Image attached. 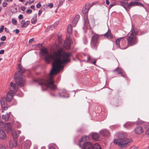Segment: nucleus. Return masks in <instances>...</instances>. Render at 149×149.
<instances>
[{
	"instance_id": "1",
	"label": "nucleus",
	"mask_w": 149,
	"mask_h": 149,
	"mask_svg": "<svg viewBox=\"0 0 149 149\" xmlns=\"http://www.w3.org/2000/svg\"><path fill=\"white\" fill-rule=\"evenodd\" d=\"M40 54L42 56H44L47 62L49 63L52 61H53V62L49 76L46 78L39 79V85L41 86L42 91H45L48 88L54 90L56 87L54 84L52 75L56 74L63 69V66L62 64L69 62V58L71 54L63 52L62 48H59L56 52H53L52 54H49L46 49L43 48L41 50Z\"/></svg>"
},
{
	"instance_id": "2",
	"label": "nucleus",
	"mask_w": 149,
	"mask_h": 149,
	"mask_svg": "<svg viewBox=\"0 0 149 149\" xmlns=\"http://www.w3.org/2000/svg\"><path fill=\"white\" fill-rule=\"evenodd\" d=\"M25 71V70L23 69L21 65L19 64H18V71L15 73V79L16 83L19 86L23 87L25 82V79L23 78L21 75L18 74L19 73L22 74Z\"/></svg>"
},
{
	"instance_id": "3",
	"label": "nucleus",
	"mask_w": 149,
	"mask_h": 149,
	"mask_svg": "<svg viewBox=\"0 0 149 149\" xmlns=\"http://www.w3.org/2000/svg\"><path fill=\"white\" fill-rule=\"evenodd\" d=\"M138 33V31L137 29H134L133 27L132 28L130 31L127 35L128 45L132 46L137 43L138 40L136 36Z\"/></svg>"
},
{
	"instance_id": "4",
	"label": "nucleus",
	"mask_w": 149,
	"mask_h": 149,
	"mask_svg": "<svg viewBox=\"0 0 149 149\" xmlns=\"http://www.w3.org/2000/svg\"><path fill=\"white\" fill-rule=\"evenodd\" d=\"M15 94L14 91H9L6 95V97H3L1 98L0 100L1 104L2 107V112L3 110H7L8 108V105H7V102H10L13 97V94Z\"/></svg>"
},
{
	"instance_id": "5",
	"label": "nucleus",
	"mask_w": 149,
	"mask_h": 149,
	"mask_svg": "<svg viewBox=\"0 0 149 149\" xmlns=\"http://www.w3.org/2000/svg\"><path fill=\"white\" fill-rule=\"evenodd\" d=\"M89 137L88 136L82 137L79 141L78 145L81 149H91L92 143L88 141Z\"/></svg>"
},
{
	"instance_id": "6",
	"label": "nucleus",
	"mask_w": 149,
	"mask_h": 149,
	"mask_svg": "<svg viewBox=\"0 0 149 149\" xmlns=\"http://www.w3.org/2000/svg\"><path fill=\"white\" fill-rule=\"evenodd\" d=\"M132 141L130 139H114L113 142L114 144L117 145L121 148H125L129 145V143Z\"/></svg>"
},
{
	"instance_id": "7",
	"label": "nucleus",
	"mask_w": 149,
	"mask_h": 149,
	"mask_svg": "<svg viewBox=\"0 0 149 149\" xmlns=\"http://www.w3.org/2000/svg\"><path fill=\"white\" fill-rule=\"evenodd\" d=\"M84 27L87 29H91L93 28L95 24L94 19L93 18L91 21V23L90 24L88 17L85 16L84 17Z\"/></svg>"
},
{
	"instance_id": "8",
	"label": "nucleus",
	"mask_w": 149,
	"mask_h": 149,
	"mask_svg": "<svg viewBox=\"0 0 149 149\" xmlns=\"http://www.w3.org/2000/svg\"><path fill=\"white\" fill-rule=\"evenodd\" d=\"M135 6L143 7L146 9V8L144 7L142 3L140 2L134 1H131L129 3H128V11L132 7Z\"/></svg>"
},
{
	"instance_id": "9",
	"label": "nucleus",
	"mask_w": 149,
	"mask_h": 149,
	"mask_svg": "<svg viewBox=\"0 0 149 149\" xmlns=\"http://www.w3.org/2000/svg\"><path fill=\"white\" fill-rule=\"evenodd\" d=\"M99 37V35L96 34H95L92 37L91 41V46L92 47L95 48L97 46Z\"/></svg>"
},
{
	"instance_id": "10",
	"label": "nucleus",
	"mask_w": 149,
	"mask_h": 149,
	"mask_svg": "<svg viewBox=\"0 0 149 149\" xmlns=\"http://www.w3.org/2000/svg\"><path fill=\"white\" fill-rule=\"evenodd\" d=\"M2 127L7 133L10 132L12 129V125L10 123H4V124H2Z\"/></svg>"
},
{
	"instance_id": "11",
	"label": "nucleus",
	"mask_w": 149,
	"mask_h": 149,
	"mask_svg": "<svg viewBox=\"0 0 149 149\" xmlns=\"http://www.w3.org/2000/svg\"><path fill=\"white\" fill-rule=\"evenodd\" d=\"M125 40V38L122 37L116 40V47L118 48H119L120 47L121 44H122L123 42H124Z\"/></svg>"
},
{
	"instance_id": "12",
	"label": "nucleus",
	"mask_w": 149,
	"mask_h": 149,
	"mask_svg": "<svg viewBox=\"0 0 149 149\" xmlns=\"http://www.w3.org/2000/svg\"><path fill=\"white\" fill-rule=\"evenodd\" d=\"M72 41L69 39H66L64 41V47L66 49H69L71 46Z\"/></svg>"
},
{
	"instance_id": "13",
	"label": "nucleus",
	"mask_w": 149,
	"mask_h": 149,
	"mask_svg": "<svg viewBox=\"0 0 149 149\" xmlns=\"http://www.w3.org/2000/svg\"><path fill=\"white\" fill-rule=\"evenodd\" d=\"M10 91H14L15 93L18 90V87L16 84L11 82L10 83Z\"/></svg>"
},
{
	"instance_id": "14",
	"label": "nucleus",
	"mask_w": 149,
	"mask_h": 149,
	"mask_svg": "<svg viewBox=\"0 0 149 149\" xmlns=\"http://www.w3.org/2000/svg\"><path fill=\"white\" fill-rule=\"evenodd\" d=\"M58 96L61 97H69L67 92L65 90L61 91V93H59Z\"/></svg>"
},
{
	"instance_id": "15",
	"label": "nucleus",
	"mask_w": 149,
	"mask_h": 149,
	"mask_svg": "<svg viewBox=\"0 0 149 149\" xmlns=\"http://www.w3.org/2000/svg\"><path fill=\"white\" fill-rule=\"evenodd\" d=\"M9 147L10 148L15 147L17 146V141L15 139L10 140L9 142Z\"/></svg>"
},
{
	"instance_id": "16",
	"label": "nucleus",
	"mask_w": 149,
	"mask_h": 149,
	"mask_svg": "<svg viewBox=\"0 0 149 149\" xmlns=\"http://www.w3.org/2000/svg\"><path fill=\"white\" fill-rule=\"evenodd\" d=\"M116 137L119 139H126V135L125 133L120 132L116 134Z\"/></svg>"
},
{
	"instance_id": "17",
	"label": "nucleus",
	"mask_w": 149,
	"mask_h": 149,
	"mask_svg": "<svg viewBox=\"0 0 149 149\" xmlns=\"http://www.w3.org/2000/svg\"><path fill=\"white\" fill-rule=\"evenodd\" d=\"M135 133L137 134H140L143 132V128L141 126L136 127L134 130Z\"/></svg>"
},
{
	"instance_id": "18",
	"label": "nucleus",
	"mask_w": 149,
	"mask_h": 149,
	"mask_svg": "<svg viewBox=\"0 0 149 149\" xmlns=\"http://www.w3.org/2000/svg\"><path fill=\"white\" fill-rule=\"evenodd\" d=\"M6 138V135L5 132L2 130H0V139L4 140Z\"/></svg>"
},
{
	"instance_id": "19",
	"label": "nucleus",
	"mask_w": 149,
	"mask_h": 149,
	"mask_svg": "<svg viewBox=\"0 0 149 149\" xmlns=\"http://www.w3.org/2000/svg\"><path fill=\"white\" fill-rule=\"evenodd\" d=\"M100 133V134L103 136H108L110 134L109 132L106 129H104L102 130Z\"/></svg>"
},
{
	"instance_id": "20",
	"label": "nucleus",
	"mask_w": 149,
	"mask_h": 149,
	"mask_svg": "<svg viewBox=\"0 0 149 149\" xmlns=\"http://www.w3.org/2000/svg\"><path fill=\"white\" fill-rule=\"evenodd\" d=\"M84 58H87V60H86L85 59H84L82 61L86 62H88L91 61L93 60H94L93 59L92 57L90 56L88 54L85 55L84 56Z\"/></svg>"
},
{
	"instance_id": "21",
	"label": "nucleus",
	"mask_w": 149,
	"mask_h": 149,
	"mask_svg": "<svg viewBox=\"0 0 149 149\" xmlns=\"http://www.w3.org/2000/svg\"><path fill=\"white\" fill-rule=\"evenodd\" d=\"M79 17L80 16L79 15H77L75 16L73 20L72 21V24L73 26L75 27L76 26L79 19Z\"/></svg>"
},
{
	"instance_id": "22",
	"label": "nucleus",
	"mask_w": 149,
	"mask_h": 149,
	"mask_svg": "<svg viewBox=\"0 0 149 149\" xmlns=\"http://www.w3.org/2000/svg\"><path fill=\"white\" fill-rule=\"evenodd\" d=\"M31 145V142L30 141L28 140L25 142L24 143L23 147L25 149L29 148Z\"/></svg>"
},
{
	"instance_id": "23",
	"label": "nucleus",
	"mask_w": 149,
	"mask_h": 149,
	"mask_svg": "<svg viewBox=\"0 0 149 149\" xmlns=\"http://www.w3.org/2000/svg\"><path fill=\"white\" fill-rule=\"evenodd\" d=\"M90 5L89 4H87L85 7H84L82 10L83 13L84 14H86L88 10V9L90 8Z\"/></svg>"
},
{
	"instance_id": "24",
	"label": "nucleus",
	"mask_w": 149,
	"mask_h": 149,
	"mask_svg": "<svg viewBox=\"0 0 149 149\" xmlns=\"http://www.w3.org/2000/svg\"><path fill=\"white\" fill-rule=\"evenodd\" d=\"M104 37H106L108 39H111L113 37L111 32L109 31V29L108 31L104 34Z\"/></svg>"
},
{
	"instance_id": "25",
	"label": "nucleus",
	"mask_w": 149,
	"mask_h": 149,
	"mask_svg": "<svg viewBox=\"0 0 149 149\" xmlns=\"http://www.w3.org/2000/svg\"><path fill=\"white\" fill-rule=\"evenodd\" d=\"M10 116V112L8 113H6L5 115H3L2 116V119L5 122L7 121L9 119Z\"/></svg>"
},
{
	"instance_id": "26",
	"label": "nucleus",
	"mask_w": 149,
	"mask_h": 149,
	"mask_svg": "<svg viewBox=\"0 0 149 149\" xmlns=\"http://www.w3.org/2000/svg\"><path fill=\"white\" fill-rule=\"evenodd\" d=\"M120 5L122 6L127 11H128V3H125L124 1H121L120 2Z\"/></svg>"
},
{
	"instance_id": "27",
	"label": "nucleus",
	"mask_w": 149,
	"mask_h": 149,
	"mask_svg": "<svg viewBox=\"0 0 149 149\" xmlns=\"http://www.w3.org/2000/svg\"><path fill=\"white\" fill-rule=\"evenodd\" d=\"M37 14H36L34 15L33 16L31 20V23L32 24H34L36 23V22L37 21Z\"/></svg>"
},
{
	"instance_id": "28",
	"label": "nucleus",
	"mask_w": 149,
	"mask_h": 149,
	"mask_svg": "<svg viewBox=\"0 0 149 149\" xmlns=\"http://www.w3.org/2000/svg\"><path fill=\"white\" fill-rule=\"evenodd\" d=\"M91 149H101L100 145L97 143H95L92 146Z\"/></svg>"
},
{
	"instance_id": "29",
	"label": "nucleus",
	"mask_w": 149,
	"mask_h": 149,
	"mask_svg": "<svg viewBox=\"0 0 149 149\" xmlns=\"http://www.w3.org/2000/svg\"><path fill=\"white\" fill-rule=\"evenodd\" d=\"M113 72H116L118 74H120L123 73V70L121 68H117L116 69L113 70Z\"/></svg>"
},
{
	"instance_id": "30",
	"label": "nucleus",
	"mask_w": 149,
	"mask_h": 149,
	"mask_svg": "<svg viewBox=\"0 0 149 149\" xmlns=\"http://www.w3.org/2000/svg\"><path fill=\"white\" fill-rule=\"evenodd\" d=\"M92 137L93 140H97L99 138V135L97 133H94L92 134Z\"/></svg>"
},
{
	"instance_id": "31",
	"label": "nucleus",
	"mask_w": 149,
	"mask_h": 149,
	"mask_svg": "<svg viewBox=\"0 0 149 149\" xmlns=\"http://www.w3.org/2000/svg\"><path fill=\"white\" fill-rule=\"evenodd\" d=\"M30 23V22L29 21H27L23 23L22 22H21V27L22 28L26 27Z\"/></svg>"
},
{
	"instance_id": "32",
	"label": "nucleus",
	"mask_w": 149,
	"mask_h": 149,
	"mask_svg": "<svg viewBox=\"0 0 149 149\" xmlns=\"http://www.w3.org/2000/svg\"><path fill=\"white\" fill-rule=\"evenodd\" d=\"M120 45V47L119 48L121 49H125L127 47L126 45V41L125 40L124 42H123L122 44H121Z\"/></svg>"
},
{
	"instance_id": "33",
	"label": "nucleus",
	"mask_w": 149,
	"mask_h": 149,
	"mask_svg": "<svg viewBox=\"0 0 149 149\" xmlns=\"http://www.w3.org/2000/svg\"><path fill=\"white\" fill-rule=\"evenodd\" d=\"M11 135H12L14 139H15L17 137V134L16 131L14 130H12L11 132Z\"/></svg>"
},
{
	"instance_id": "34",
	"label": "nucleus",
	"mask_w": 149,
	"mask_h": 149,
	"mask_svg": "<svg viewBox=\"0 0 149 149\" xmlns=\"http://www.w3.org/2000/svg\"><path fill=\"white\" fill-rule=\"evenodd\" d=\"M67 32L69 34H71L72 32V25L71 24H69L67 28Z\"/></svg>"
},
{
	"instance_id": "35",
	"label": "nucleus",
	"mask_w": 149,
	"mask_h": 149,
	"mask_svg": "<svg viewBox=\"0 0 149 149\" xmlns=\"http://www.w3.org/2000/svg\"><path fill=\"white\" fill-rule=\"evenodd\" d=\"M8 147L7 144H2L0 146V149H8Z\"/></svg>"
},
{
	"instance_id": "36",
	"label": "nucleus",
	"mask_w": 149,
	"mask_h": 149,
	"mask_svg": "<svg viewBox=\"0 0 149 149\" xmlns=\"http://www.w3.org/2000/svg\"><path fill=\"white\" fill-rule=\"evenodd\" d=\"M132 123L131 122H127L124 124V127L127 128H129L132 125Z\"/></svg>"
},
{
	"instance_id": "37",
	"label": "nucleus",
	"mask_w": 149,
	"mask_h": 149,
	"mask_svg": "<svg viewBox=\"0 0 149 149\" xmlns=\"http://www.w3.org/2000/svg\"><path fill=\"white\" fill-rule=\"evenodd\" d=\"M56 146L53 144H51L49 146V149H55Z\"/></svg>"
},
{
	"instance_id": "38",
	"label": "nucleus",
	"mask_w": 149,
	"mask_h": 149,
	"mask_svg": "<svg viewBox=\"0 0 149 149\" xmlns=\"http://www.w3.org/2000/svg\"><path fill=\"white\" fill-rule=\"evenodd\" d=\"M12 23L14 25H16L17 24V20L14 18H12Z\"/></svg>"
},
{
	"instance_id": "39",
	"label": "nucleus",
	"mask_w": 149,
	"mask_h": 149,
	"mask_svg": "<svg viewBox=\"0 0 149 149\" xmlns=\"http://www.w3.org/2000/svg\"><path fill=\"white\" fill-rule=\"evenodd\" d=\"M4 28V25H2L0 28V33H1L3 31V29Z\"/></svg>"
},
{
	"instance_id": "40",
	"label": "nucleus",
	"mask_w": 149,
	"mask_h": 149,
	"mask_svg": "<svg viewBox=\"0 0 149 149\" xmlns=\"http://www.w3.org/2000/svg\"><path fill=\"white\" fill-rule=\"evenodd\" d=\"M130 149H138V147L137 146H133L130 148Z\"/></svg>"
},
{
	"instance_id": "41",
	"label": "nucleus",
	"mask_w": 149,
	"mask_h": 149,
	"mask_svg": "<svg viewBox=\"0 0 149 149\" xmlns=\"http://www.w3.org/2000/svg\"><path fill=\"white\" fill-rule=\"evenodd\" d=\"M6 38L5 36H3L1 38V40L2 41H5L6 40Z\"/></svg>"
},
{
	"instance_id": "42",
	"label": "nucleus",
	"mask_w": 149,
	"mask_h": 149,
	"mask_svg": "<svg viewBox=\"0 0 149 149\" xmlns=\"http://www.w3.org/2000/svg\"><path fill=\"white\" fill-rule=\"evenodd\" d=\"M32 11L31 9H28L27 10L26 12L28 14H31L32 13Z\"/></svg>"
},
{
	"instance_id": "43",
	"label": "nucleus",
	"mask_w": 149,
	"mask_h": 149,
	"mask_svg": "<svg viewBox=\"0 0 149 149\" xmlns=\"http://www.w3.org/2000/svg\"><path fill=\"white\" fill-rule=\"evenodd\" d=\"M48 6L50 8H52L53 7V4L52 3H49L48 5Z\"/></svg>"
},
{
	"instance_id": "44",
	"label": "nucleus",
	"mask_w": 149,
	"mask_h": 149,
	"mask_svg": "<svg viewBox=\"0 0 149 149\" xmlns=\"http://www.w3.org/2000/svg\"><path fill=\"white\" fill-rule=\"evenodd\" d=\"M41 6V5L40 2L38 3L36 5V7L38 8H40Z\"/></svg>"
},
{
	"instance_id": "45",
	"label": "nucleus",
	"mask_w": 149,
	"mask_h": 149,
	"mask_svg": "<svg viewBox=\"0 0 149 149\" xmlns=\"http://www.w3.org/2000/svg\"><path fill=\"white\" fill-rule=\"evenodd\" d=\"M94 59V61L92 62V63L95 65H96V63L97 60V59L94 58V59Z\"/></svg>"
},
{
	"instance_id": "46",
	"label": "nucleus",
	"mask_w": 149,
	"mask_h": 149,
	"mask_svg": "<svg viewBox=\"0 0 149 149\" xmlns=\"http://www.w3.org/2000/svg\"><path fill=\"white\" fill-rule=\"evenodd\" d=\"M8 3L6 2H3L2 3V6L3 7H6Z\"/></svg>"
},
{
	"instance_id": "47",
	"label": "nucleus",
	"mask_w": 149,
	"mask_h": 149,
	"mask_svg": "<svg viewBox=\"0 0 149 149\" xmlns=\"http://www.w3.org/2000/svg\"><path fill=\"white\" fill-rule=\"evenodd\" d=\"M13 32H15L16 33H18L19 32V31L18 29L14 30L13 31Z\"/></svg>"
},
{
	"instance_id": "48",
	"label": "nucleus",
	"mask_w": 149,
	"mask_h": 149,
	"mask_svg": "<svg viewBox=\"0 0 149 149\" xmlns=\"http://www.w3.org/2000/svg\"><path fill=\"white\" fill-rule=\"evenodd\" d=\"M26 9V7H25L24 6H21V10L24 11Z\"/></svg>"
},
{
	"instance_id": "49",
	"label": "nucleus",
	"mask_w": 149,
	"mask_h": 149,
	"mask_svg": "<svg viewBox=\"0 0 149 149\" xmlns=\"http://www.w3.org/2000/svg\"><path fill=\"white\" fill-rule=\"evenodd\" d=\"M23 15L22 14L18 16V19H23Z\"/></svg>"
},
{
	"instance_id": "50",
	"label": "nucleus",
	"mask_w": 149,
	"mask_h": 149,
	"mask_svg": "<svg viewBox=\"0 0 149 149\" xmlns=\"http://www.w3.org/2000/svg\"><path fill=\"white\" fill-rule=\"evenodd\" d=\"M146 8V9H145L146 11H148L149 12V4H148L146 7H145Z\"/></svg>"
},
{
	"instance_id": "51",
	"label": "nucleus",
	"mask_w": 149,
	"mask_h": 149,
	"mask_svg": "<svg viewBox=\"0 0 149 149\" xmlns=\"http://www.w3.org/2000/svg\"><path fill=\"white\" fill-rule=\"evenodd\" d=\"M34 40V39L33 38H31L29 40V43H30L32 42Z\"/></svg>"
},
{
	"instance_id": "52",
	"label": "nucleus",
	"mask_w": 149,
	"mask_h": 149,
	"mask_svg": "<svg viewBox=\"0 0 149 149\" xmlns=\"http://www.w3.org/2000/svg\"><path fill=\"white\" fill-rule=\"evenodd\" d=\"M4 29H5V31L7 33H9V30L8 29V28H7L5 27V28Z\"/></svg>"
},
{
	"instance_id": "53",
	"label": "nucleus",
	"mask_w": 149,
	"mask_h": 149,
	"mask_svg": "<svg viewBox=\"0 0 149 149\" xmlns=\"http://www.w3.org/2000/svg\"><path fill=\"white\" fill-rule=\"evenodd\" d=\"M42 12V10H39V11L38 13V15L40 16L41 15Z\"/></svg>"
},
{
	"instance_id": "54",
	"label": "nucleus",
	"mask_w": 149,
	"mask_h": 149,
	"mask_svg": "<svg viewBox=\"0 0 149 149\" xmlns=\"http://www.w3.org/2000/svg\"><path fill=\"white\" fill-rule=\"evenodd\" d=\"M4 50L3 49H2L0 51V54H4Z\"/></svg>"
},
{
	"instance_id": "55",
	"label": "nucleus",
	"mask_w": 149,
	"mask_h": 149,
	"mask_svg": "<svg viewBox=\"0 0 149 149\" xmlns=\"http://www.w3.org/2000/svg\"><path fill=\"white\" fill-rule=\"evenodd\" d=\"M106 2L107 5H109V4L110 3L109 0H106Z\"/></svg>"
},
{
	"instance_id": "56",
	"label": "nucleus",
	"mask_w": 149,
	"mask_h": 149,
	"mask_svg": "<svg viewBox=\"0 0 149 149\" xmlns=\"http://www.w3.org/2000/svg\"><path fill=\"white\" fill-rule=\"evenodd\" d=\"M95 4H96V2H94L93 3H92L91 5H90V8L92 7Z\"/></svg>"
},
{
	"instance_id": "57",
	"label": "nucleus",
	"mask_w": 149,
	"mask_h": 149,
	"mask_svg": "<svg viewBox=\"0 0 149 149\" xmlns=\"http://www.w3.org/2000/svg\"><path fill=\"white\" fill-rule=\"evenodd\" d=\"M146 134H147L149 135V128L146 131Z\"/></svg>"
},
{
	"instance_id": "58",
	"label": "nucleus",
	"mask_w": 149,
	"mask_h": 149,
	"mask_svg": "<svg viewBox=\"0 0 149 149\" xmlns=\"http://www.w3.org/2000/svg\"><path fill=\"white\" fill-rule=\"evenodd\" d=\"M31 8L32 9H35V6L34 5H32L31 6Z\"/></svg>"
},
{
	"instance_id": "59",
	"label": "nucleus",
	"mask_w": 149,
	"mask_h": 149,
	"mask_svg": "<svg viewBox=\"0 0 149 149\" xmlns=\"http://www.w3.org/2000/svg\"><path fill=\"white\" fill-rule=\"evenodd\" d=\"M34 2V0H33L32 1H29V4H31L32 3H33Z\"/></svg>"
},
{
	"instance_id": "60",
	"label": "nucleus",
	"mask_w": 149,
	"mask_h": 149,
	"mask_svg": "<svg viewBox=\"0 0 149 149\" xmlns=\"http://www.w3.org/2000/svg\"><path fill=\"white\" fill-rule=\"evenodd\" d=\"M3 42H0V47L1 46V45L3 44Z\"/></svg>"
},
{
	"instance_id": "61",
	"label": "nucleus",
	"mask_w": 149,
	"mask_h": 149,
	"mask_svg": "<svg viewBox=\"0 0 149 149\" xmlns=\"http://www.w3.org/2000/svg\"><path fill=\"white\" fill-rule=\"evenodd\" d=\"M121 76H122L124 77H125V75L124 74H123V73H121Z\"/></svg>"
},
{
	"instance_id": "62",
	"label": "nucleus",
	"mask_w": 149,
	"mask_h": 149,
	"mask_svg": "<svg viewBox=\"0 0 149 149\" xmlns=\"http://www.w3.org/2000/svg\"><path fill=\"white\" fill-rule=\"evenodd\" d=\"M113 6H114V5L111 4H110V6H109V7H110V8H111V7H113Z\"/></svg>"
},
{
	"instance_id": "63",
	"label": "nucleus",
	"mask_w": 149,
	"mask_h": 149,
	"mask_svg": "<svg viewBox=\"0 0 149 149\" xmlns=\"http://www.w3.org/2000/svg\"><path fill=\"white\" fill-rule=\"evenodd\" d=\"M28 2H26L25 3V6H27V5L28 4Z\"/></svg>"
},
{
	"instance_id": "64",
	"label": "nucleus",
	"mask_w": 149,
	"mask_h": 149,
	"mask_svg": "<svg viewBox=\"0 0 149 149\" xmlns=\"http://www.w3.org/2000/svg\"><path fill=\"white\" fill-rule=\"evenodd\" d=\"M61 4H62V3H60L59 4V5H58V6L59 7L61 6Z\"/></svg>"
}]
</instances>
